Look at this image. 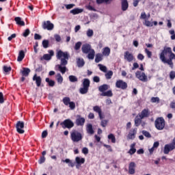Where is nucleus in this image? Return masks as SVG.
Instances as JSON below:
<instances>
[{
  "label": "nucleus",
  "instance_id": "f257e3e1",
  "mask_svg": "<svg viewBox=\"0 0 175 175\" xmlns=\"http://www.w3.org/2000/svg\"><path fill=\"white\" fill-rule=\"evenodd\" d=\"M159 58L163 64H167L170 68L173 69V59H175V54L172 51V48L165 46L160 53Z\"/></svg>",
  "mask_w": 175,
  "mask_h": 175
},
{
  "label": "nucleus",
  "instance_id": "f03ea898",
  "mask_svg": "<svg viewBox=\"0 0 175 175\" xmlns=\"http://www.w3.org/2000/svg\"><path fill=\"white\" fill-rule=\"evenodd\" d=\"M57 59H60V64L57 65V68L62 73V75H65L66 72V65H68V59H69V53L68 52H64L61 50L58 51L56 54Z\"/></svg>",
  "mask_w": 175,
  "mask_h": 175
},
{
  "label": "nucleus",
  "instance_id": "7ed1b4c3",
  "mask_svg": "<svg viewBox=\"0 0 175 175\" xmlns=\"http://www.w3.org/2000/svg\"><path fill=\"white\" fill-rule=\"evenodd\" d=\"M93 110L96 113H98L99 116V118L100 120H101V122H100L101 126H103V128H106V126H107V122H109V120H103L104 117H103V114H102V109H100L99 106L96 105L93 107Z\"/></svg>",
  "mask_w": 175,
  "mask_h": 175
},
{
  "label": "nucleus",
  "instance_id": "20e7f679",
  "mask_svg": "<svg viewBox=\"0 0 175 175\" xmlns=\"http://www.w3.org/2000/svg\"><path fill=\"white\" fill-rule=\"evenodd\" d=\"M91 84V81L88 79H83L82 82V88H79V93L81 95H85V94H88V91L90 90V85Z\"/></svg>",
  "mask_w": 175,
  "mask_h": 175
},
{
  "label": "nucleus",
  "instance_id": "39448f33",
  "mask_svg": "<svg viewBox=\"0 0 175 175\" xmlns=\"http://www.w3.org/2000/svg\"><path fill=\"white\" fill-rule=\"evenodd\" d=\"M154 126L158 131H163L165 129V119L163 117L157 118L154 121Z\"/></svg>",
  "mask_w": 175,
  "mask_h": 175
},
{
  "label": "nucleus",
  "instance_id": "423d86ee",
  "mask_svg": "<svg viewBox=\"0 0 175 175\" xmlns=\"http://www.w3.org/2000/svg\"><path fill=\"white\" fill-rule=\"evenodd\" d=\"M70 138L72 142L77 143L83 139V135H81V133L74 130L70 133Z\"/></svg>",
  "mask_w": 175,
  "mask_h": 175
},
{
  "label": "nucleus",
  "instance_id": "0eeeda50",
  "mask_svg": "<svg viewBox=\"0 0 175 175\" xmlns=\"http://www.w3.org/2000/svg\"><path fill=\"white\" fill-rule=\"evenodd\" d=\"M60 125L63 129H71V128H73L75 126V123H73V121H72L70 119H66L62 122L60 123Z\"/></svg>",
  "mask_w": 175,
  "mask_h": 175
},
{
  "label": "nucleus",
  "instance_id": "6e6552de",
  "mask_svg": "<svg viewBox=\"0 0 175 175\" xmlns=\"http://www.w3.org/2000/svg\"><path fill=\"white\" fill-rule=\"evenodd\" d=\"M42 28L47 31H53L54 29V24L50 21H44L42 22Z\"/></svg>",
  "mask_w": 175,
  "mask_h": 175
},
{
  "label": "nucleus",
  "instance_id": "1a4fd4ad",
  "mask_svg": "<svg viewBox=\"0 0 175 175\" xmlns=\"http://www.w3.org/2000/svg\"><path fill=\"white\" fill-rule=\"evenodd\" d=\"M135 77H137V79H139L140 81H143L144 83L148 81V79L146 76V73L142 72L141 71H137L135 72Z\"/></svg>",
  "mask_w": 175,
  "mask_h": 175
},
{
  "label": "nucleus",
  "instance_id": "9d476101",
  "mask_svg": "<svg viewBox=\"0 0 175 175\" xmlns=\"http://www.w3.org/2000/svg\"><path fill=\"white\" fill-rule=\"evenodd\" d=\"M116 88H120V90H126L128 88V83L126 82L119 79L116 83Z\"/></svg>",
  "mask_w": 175,
  "mask_h": 175
},
{
  "label": "nucleus",
  "instance_id": "9b49d317",
  "mask_svg": "<svg viewBox=\"0 0 175 175\" xmlns=\"http://www.w3.org/2000/svg\"><path fill=\"white\" fill-rule=\"evenodd\" d=\"M24 122L18 121L16 124V132L21 135H23V133L25 132V131H24Z\"/></svg>",
  "mask_w": 175,
  "mask_h": 175
},
{
  "label": "nucleus",
  "instance_id": "f8f14e48",
  "mask_svg": "<svg viewBox=\"0 0 175 175\" xmlns=\"http://www.w3.org/2000/svg\"><path fill=\"white\" fill-rule=\"evenodd\" d=\"M139 117H141V118H148L150 116H151V112L150 111V109L148 108L144 109L140 113L138 114Z\"/></svg>",
  "mask_w": 175,
  "mask_h": 175
},
{
  "label": "nucleus",
  "instance_id": "ddd939ff",
  "mask_svg": "<svg viewBox=\"0 0 175 175\" xmlns=\"http://www.w3.org/2000/svg\"><path fill=\"white\" fill-rule=\"evenodd\" d=\"M75 124L77 126H83L84 124H85V118H82L80 115H77Z\"/></svg>",
  "mask_w": 175,
  "mask_h": 175
},
{
  "label": "nucleus",
  "instance_id": "4468645a",
  "mask_svg": "<svg viewBox=\"0 0 175 175\" xmlns=\"http://www.w3.org/2000/svg\"><path fill=\"white\" fill-rule=\"evenodd\" d=\"M137 133V128L131 129L127 135V139L129 140H133L136 137V134Z\"/></svg>",
  "mask_w": 175,
  "mask_h": 175
},
{
  "label": "nucleus",
  "instance_id": "2eb2a0df",
  "mask_svg": "<svg viewBox=\"0 0 175 175\" xmlns=\"http://www.w3.org/2000/svg\"><path fill=\"white\" fill-rule=\"evenodd\" d=\"M124 58L126 61H127V62H132V61L135 59V56H133V54H132L131 52L127 51L124 52Z\"/></svg>",
  "mask_w": 175,
  "mask_h": 175
},
{
  "label": "nucleus",
  "instance_id": "dca6fc26",
  "mask_svg": "<svg viewBox=\"0 0 175 175\" xmlns=\"http://www.w3.org/2000/svg\"><path fill=\"white\" fill-rule=\"evenodd\" d=\"M173 150H175V147L171 144H167L164 146L163 152L164 154H167L170 151H173Z\"/></svg>",
  "mask_w": 175,
  "mask_h": 175
},
{
  "label": "nucleus",
  "instance_id": "f3484780",
  "mask_svg": "<svg viewBox=\"0 0 175 175\" xmlns=\"http://www.w3.org/2000/svg\"><path fill=\"white\" fill-rule=\"evenodd\" d=\"M129 174H135L136 173V163L133 161L129 164Z\"/></svg>",
  "mask_w": 175,
  "mask_h": 175
},
{
  "label": "nucleus",
  "instance_id": "a211bd4d",
  "mask_svg": "<svg viewBox=\"0 0 175 175\" xmlns=\"http://www.w3.org/2000/svg\"><path fill=\"white\" fill-rule=\"evenodd\" d=\"M81 50L83 54H88L92 49H91V45L90 44H85L82 46Z\"/></svg>",
  "mask_w": 175,
  "mask_h": 175
},
{
  "label": "nucleus",
  "instance_id": "6ab92c4d",
  "mask_svg": "<svg viewBox=\"0 0 175 175\" xmlns=\"http://www.w3.org/2000/svg\"><path fill=\"white\" fill-rule=\"evenodd\" d=\"M33 81H36V84L37 87H40L42 85V77L40 76H38L36 74L33 77Z\"/></svg>",
  "mask_w": 175,
  "mask_h": 175
},
{
  "label": "nucleus",
  "instance_id": "aec40b11",
  "mask_svg": "<svg viewBox=\"0 0 175 175\" xmlns=\"http://www.w3.org/2000/svg\"><path fill=\"white\" fill-rule=\"evenodd\" d=\"M121 7L122 12H126L129 8V3L127 0H121Z\"/></svg>",
  "mask_w": 175,
  "mask_h": 175
},
{
  "label": "nucleus",
  "instance_id": "412c9836",
  "mask_svg": "<svg viewBox=\"0 0 175 175\" xmlns=\"http://www.w3.org/2000/svg\"><path fill=\"white\" fill-rule=\"evenodd\" d=\"M29 73H31V70L28 68H23V70H21V75L23 76V77H28L29 76Z\"/></svg>",
  "mask_w": 175,
  "mask_h": 175
},
{
  "label": "nucleus",
  "instance_id": "4be33fe9",
  "mask_svg": "<svg viewBox=\"0 0 175 175\" xmlns=\"http://www.w3.org/2000/svg\"><path fill=\"white\" fill-rule=\"evenodd\" d=\"M109 88H110V86L109 85L103 84L98 87V91H100V92L103 93L107 91V90H109Z\"/></svg>",
  "mask_w": 175,
  "mask_h": 175
},
{
  "label": "nucleus",
  "instance_id": "5701e85b",
  "mask_svg": "<svg viewBox=\"0 0 175 175\" xmlns=\"http://www.w3.org/2000/svg\"><path fill=\"white\" fill-rule=\"evenodd\" d=\"M25 57V53L24 52V51L23 50L20 51L18 55V58H17L18 62H21V61L24 59Z\"/></svg>",
  "mask_w": 175,
  "mask_h": 175
},
{
  "label": "nucleus",
  "instance_id": "b1692460",
  "mask_svg": "<svg viewBox=\"0 0 175 175\" xmlns=\"http://www.w3.org/2000/svg\"><path fill=\"white\" fill-rule=\"evenodd\" d=\"M14 21H16L17 25H21V27H24V25H25V22L22 21L21 18L18 16L14 18Z\"/></svg>",
  "mask_w": 175,
  "mask_h": 175
},
{
  "label": "nucleus",
  "instance_id": "393cba45",
  "mask_svg": "<svg viewBox=\"0 0 175 175\" xmlns=\"http://www.w3.org/2000/svg\"><path fill=\"white\" fill-rule=\"evenodd\" d=\"M102 59H103V55L102 53H97L95 57L96 64H99Z\"/></svg>",
  "mask_w": 175,
  "mask_h": 175
},
{
  "label": "nucleus",
  "instance_id": "a878e982",
  "mask_svg": "<svg viewBox=\"0 0 175 175\" xmlns=\"http://www.w3.org/2000/svg\"><path fill=\"white\" fill-rule=\"evenodd\" d=\"M86 131L89 135H94L95 131H94V129L92 128V125L91 124H88Z\"/></svg>",
  "mask_w": 175,
  "mask_h": 175
},
{
  "label": "nucleus",
  "instance_id": "bb28decb",
  "mask_svg": "<svg viewBox=\"0 0 175 175\" xmlns=\"http://www.w3.org/2000/svg\"><path fill=\"white\" fill-rule=\"evenodd\" d=\"M136 146V143H133L131 145V148L129 151V154H130V155H133V154H135V152H136V148H135V146Z\"/></svg>",
  "mask_w": 175,
  "mask_h": 175
},
{
  "label": "nucleus",
  "instance_id": "cd10ccee",
  "mask_svg": "<svg viewBox=\"0 0 175 175\" xmlns=\"http://www.w3.org/2000/svg\"><path fill=\"white\" fill-rule=\"evenodd\" d=\"M142 120H143V118H142V117L137 116L135 118V125L136 126H139L140 124H142Z\"/></svg>",
  "mask_w": 175,
  "mask_h": 175
},
{
  "label": "nucleus",
  "instance_id": "c85d7f7f",
  "mask_svg": "<svg viewBox=\"0 0 175 175\" xmlns=\"http://www.w3.org/2000/svg\"><path fill=\"white\" fill-rule=\"evenodd\" d=\"M75 161L77 162V165H83L85 162V159L84 158H80L79 157H77L75 158Z\"/></svg>",
  "mask_w": 175,
  "mask_h": 175
},
{
  "label": "nucleus",
  "instance_id": "c756f323",
  "mask_svg": "<svg viewBox=\"0 0 175 175\" xmlns=\"http://www.w3.org/2000/svg\"><path fill=\"white\" fill-rule=\"evenodd\" d=\"M56 80L59 84H62L64 81V77H62V75H61L60 73H57L55 76Z\"/></svg>",
  "mask_w": 175,
  "mask_h": 175
},
{
  "label": "nucleus",
  "instance_id": "7c9ffc66",
  "mask_svg": "<svg viewBox=\"0 0 175 175\" xmlns=\"http://www.w3.org/2000/svg\"><path fill=\"white\" fill-rule=\"evenodd\" d=\"M100 96L111 97V96H113V92L111 90H108L107 92H104L100 94Z\"/></svg>",
  "mask_w": 175,
  "mask_h": 175
},
{
  "label": "nucleus",
  "instance_id": "2f4dec72",
  "mask_svg": "<svg viewBox=\"0 0 175 175\" xmlns=\"http://www.w3.org/2000/svg\"><path fill=\"white\" fill-rule=\"evenodd\" d=\"M45 81L46 83H48V85L49 87H54V85H55V81H53L52 79H50V78H46Z\"/></svg>",
  "mask_w": 175,
  "mask_h": 175
},
{
  "label": "nucleus",
  "instance_id": "473e14b6",
  "mask_svg": "<svg viewBox=\"0 0 175 175\" xmlns=\"http://www.w3.org/2000/svg\"><path fill=\"white\" fill-rule=\"evenodd\" d=\"M70 13H72V14H79L80 13H83V9L79 8H75L72 10H70Z\"/></svg>",
  "mask_w": 175,
  "mask_h": 175
},
{
  "label": "nucleus",
  "instance_id": "72a5a7b5",
  "mask_svg": "<svg viewBox=\"0 0 175 175\" xmlns=\"http://www.w3.org/2000/svg\"><path fill=\"white\" fill-rule=\"evenodd\" d=\"M103 55H105L106 57H109L110 55V48L105 47L103 50Z\"/></svg>",
  "mask_w": 175,
  "mask_h": 175
},
{
  "label": "nucleus",
  "instance_id": "f704fd0d",
  "mask_svg": "<svg viewBox=\"0 0 175 175\" xmlns=\"http://www.w3.org/2000/svg\"><path fill=\"white\" fill-rule=\"evenodd\" d=\"M88 58L89 59H94V58H95V50L92 49L88 55Z\"/></svg>",
  "mask_w": 175,
  "mask_h": 175
},
{
  "label": "nucleus",
  "instance_id": "c9c22d12",
  "mask_svg": "<svg viewBox=\"0 0 175 175\" xmlns=\"http://www.w3.org/2000/svg\"><path fill=\"white\" fill-rule=\"evenodd\" d=\"M77 66L79 68H83V66H84V64H85V62H84L83 59L79 58L77 61Z\"/></svg>",
  "mask_w": 175,
  "mask_h": 175
},
{
  "label": "nucleus",
  "instance_id": "e433bc0d",
  "mask_svg": "<svg viewBox=\"0 0 175 175\" xmlns=\"http://www.w3.org/2000/svg\"><path fill=\"white\" fill-rule=\"evenodd\" d=\"M113 71L112 70H109L107 73H105V79L107 80H110V79H111V77H113Z\"/></svg>",
  "mask_w": 175,
  "mask_h": 175
},
{
  "label": "nucleus",
  "instance_id": "4c0bfd02",
  "mask_svg": "<svg viewBox=\"0 0 175 175\" xmlns=\"http://www.w3.org/2000/svg\"><path fill=\"white\" fill-rule=\"evenodd\" d=\"M68 79L70 83H77V81H79V79L76 77V76H74V75H70L68 77Z\"/></svg>",
  "mask_w": 175,
  "mask_h": 175
},
{
  "label": "nucleus",
  "instance_id": "58836bf2",
  "mask_svg": "<svg viewBox=\"0 0 175 175\" xmlns=\"http://www.w3.org/2000/svg\"><path fill=\"white\" fill-rule=\"evenodd\" d=\"M98 66L100 70H101V72H104V73L107 72V67H106V66H103L102 64H98Z\"/></svg>",
  "mask_w": 175,
  "mask_h": 175
},
{
  "label": "nucleus",
  "instance_id": "ea45409f",
  "mask_svg": "<svg viewBox=\"0 0 175 175\" xmlns=\"http://www.w3.org/2000/svg\"><path fill=\"white\" fill-rule=\"evenodd\" d=\"M63 103L66 106H68L70 103V98H69V97H64L63 98Z\"/></svg>",
  "mask_w": 175,
  "mask_h": 175
},
{
  "label": "nucleus",
  "instance_id": "a19ab883",
  "mask_svg": "<svg viewBox=\"0 0 175 175\" xmlns=\"http://www.w3.org/2000/svg\"><path fill=\"white\" fill-rule=\"evenodd\" d=\"M86 35L88 38H92L94 36V30L91 29H88Z\"/></svg>",
  "mask_w": 175,
  "mask_h": 175
},
{
  "label": "nucleus",
  "instance_id": "79ce46f5",
  "mask_svg": "<svg viewBox=\"0 0 175 175\" xmlns=\"http://www.w3.org/2000/svg\"><path fill=\"white\" fill-rule=\"evenodd\" d=\"M108 139L111 140V143H116V136H114L112 133L108 135Z\"/></svg>",
  "mask_w": 175,
  "mask_h": 175
},
{
  "label": "nucleus",
  "instance_id": "37998d69",
  "mask_svg": "<svg viewBox=\"0 0 175 175\" xmlns=\"http://www.w3.org/2000/svg\"><path fill=\"white\" fill-rule=\"evenodd\" d=\"M142 135H144V136H145L146 137L150 138L151 137V134L150 133V132L144 130L142 131Z\"/></svg>",
  "mask_w": 175,
  "mask_h": 175
},
{
  "label": "nucleus",
  "instance_id": "c03bdc74",
  "mask_svg": "<svg viewBox=\"0 0 175 175\" xmlns=\"http://www.w3.org/2000/svg\"><path fill=\"white\" fill-rule=\"evenodd\" d=\"M3 70L5 73H8V72H11V71H12V67L8 66H3Z\"/></svg>",
  "mask_w": 175,
  "mask_h": 175
},
{
  "label": "nucleus",
  "instance_id": "a18cd8bd",
  "mask_svg": "<svg viewBox=\"0 0 175 175\" xmlns=\"http://www.w3.org/2000/svg\"><path fill=\"white\" fill-rule=\"evenodd\" d=\"M29 33H31V31L29 30V29H26L23 33V36H24V38H27L29 35Z\"/></svg>",
  "mask_w": 175,
  "mask_h": 175
},
{
  "label": "nucleus",
  "instance_id": "49530a36",
  "mask_svg": "<svg viewBox=\"0 0 175 175\" xmlns=\"http://www.w3.org/2000/svg\"><path fill=\"white\" fill-rule=\"evenodd\" d=\"M145 53L147 55L148 58H151V57H152V52L150 51L148 49H145Z\"/></svg>",
  "mask_w": 175,
  "mask_h": 175
},
{
  "label": "nucleus",
  "instance_id": "de8ad7c7",
  "mask_svg": "<svg viewBox=\"0 0 175 175\" xmlns=\"http://www.w3.org/2000/svg\"><path fill=\"white\" fill-rule=\"evenodd\" d=\"M68 105L71 110H75V109H76V104L75 103V102L71 101Z\"/></svg>",
  "mask_w": 175,
  "mask_h": 175
},
{
  "label": "nucleus",
  "instance_id": "09e8293b",
  "mask_svg": "<svg viewBox=\"0 0 175 175\" xmlns=\"http://www.w3.org/2000/svg\"><path fill=\"white\" fill-rule=\"evenodd\" d=\"M42 46H43L44 49H47L49 47V40H44L42 41Z\"/></svg>",
  "mask_w": 175,
  "mask_h": 175
},
{
  "label": "nucleus",
  "instance_id": "8fccbe9b",
  "mask_svg": "<svg viewBox=\"0 0 175 175\" xmlns=\"http://www.w3.org/2000/svg\"><path fill=\"white\" fill-rule=\"evenodd\" d=\"M42 58L43 59H45V61H50V59H51V55L49 54H44Z\"/></svg>",
  "mask_w": 175,
  "mask_h": 175
},
{
  "label": "nucleus",
  "instance_id": "3c124183",
  "mask_svg": "<svg viewBox=\"0 0 175 175\" xmlns=\"http://www.w3.org/2000/svg\"><path fill=\"white\" fill-rule=\"evenodd\" d=\"M110 0H96V3L100 5L102 3H107Z\"/></svg>",
  "mask_w": 175,
  "mask_h": 175
},
{
  "label": "nucleus",
  "instance_id": "603ef678",
  "mask_svg": "<svg viewBox=\"0 0 175 175\" xmlns=\"http://www.w3.org/2000/svg\"><path fill=\"white\" fill-rule=\"evenodd\" d=\"M151 102L152 103H159V97H152Z\"/></svg>",
  "mask_w": 175,
  "mask_h": 175
},
{
  "label": "nucleus",
  "instance_id": "864d4df0",
  "mask_svg": "<svg viewBox=\"0 0 175 175\" xmlns=\"http://www.w3.org/2000/svg\"><path fill=\"white\" fill-rule=\"evenodd\" d=\"M80 47H81V42H78L75 44V50H80Z\"/></svg>",
  "mask_w": 175,
  "mask_h": 175
},
{
  "label": "nucleus",
  "instance_id": "5fc2aeb1",
  "mask_svg": "<svg viewBox=\"0 0 175 175\" xmlns=\"http://www.w3.org/2000/svg\"><path fill=\"white\" fill-rule=\"evenodd\" d=\"M170 80H174V79H175V71H171L170 72Z\"/></svg>",
  "mask_w": 175,
  "mask_h": 175
},
{
  "label": "nucleus",
  "instance_id": "6e6d98bb",
  "mask_svg": "<svg viewBox=\"0 0 175 175\" xmlns=\"http://www.w3.org/2000/svg\"><path fill=\"white\" fill-rule=\"evenodd\" d=\"M46 161V157H44V156H42L40 159L38 160V163H44V162Z\"/></svg>",
  "mask_w": 175,
  "mask_h": 175
},
{
  "label": "nucleus",
  "instance_id": "4d7b16f0",
  "mask_svg": "<svg viewBox=\"0 0 175 175\" xmlns=\"http://www.w3.org/2000/svg\"><path fill=\"white\" fill-rule=\"evenodd\" d=\"M86 8L88 9V10H90L92 12H96V9H95V8L92 7V5H88L86 6Z\"/></svg>",
  "mask_w": 175,
  "mask_h": 175
},
{
  "label": "nucleus",
  "instance_id": "13d9d810",
  "mask_svg": "<svg viewBox=\"0 0 175 175\" xmlns=\"http://www.w3.org/2000/svg\"><path fill=\"white\" fill-rule=\"evenodd\" d=\"M34 39H35V40H40V39H42V36H40L38 33H35L34 34Z\"/></svg>",
  "mask_w": 175,
  "mask_h": 175
},
{
  "label": "nucleus",
  "instance_id": "bf43d9fd",
  "mask_svg": "<svg viewBox=\"0 0 175 175\" xmlns=\"http://www.w3.org/2000/svg\"><path fill=\"white\" fill-rule=\"evenodd\" d=\"M16 36H17V35L16 33H13L8 38V40H9V42L12 41L13 39L16 38Z\"/></svg>",
  "mask_w": 175,
  "mask_h": 175
},
{
  "label": "nucleus",
  "instance_id": "052dcab7",
  "mask_svg": "<svg viewBox=\"0 0 175 175\" xmlns=\"http://www.w3.org/2000/svg\"><path fill=\"white\" fill-rule=\"evenodd\" d=\"M93 81L94 83H99V81H100V78L98 76H95L93 77Z\"/></svg>",
  "mask_w": 175,
  "mask_h": 175
},
{
  "label": "nucleus",
  "instance_id": "680f3d73",
  "mask_svg": "<svg viewBox=\"0 0 175 175\" xmlns=\"http://www.w3.org/2000/svg\"><path fill=\"white\" fill-rule=\"evenodd\" d=\"M47 135H49V133H47V131H44L42 133V139H46V137H47Z\"/></svg>",
  "mask_w": 175,
  "mask_h": 175
},
{
  "label": "nucleus",
  "instance_id": "e2e57ef3",
  "mask_svg": "<svg viewBox=\"0 0 175 175\" xmlns=\"http://www.w3.org/2000/svg\"><path fill=\"white\" fill-rule=\"evenodd\" d=\"M54 38H55L56 42H60L61 41V36L60 35L55 34L54 36Z\"/></svg>",
  "mask_w": 175,
  "mask_h": 175
},
{
  "label": "nucleus",
  "instance_id": "0e129e2a",
  "mask_svg": "<svg viewBox=\"0 0 175 175\" xmlns=\"http://www.w3.org/2000/svg\"><path fill=\"white\" fill-rule=\"evenodd\" d=\"M137 59H139V61H143L144 59V55L142 53H139L137 55Z\"/></svg>",
  "mask_w": 175,
  "mask_h": 175
},
{
  "label": "nucleus",
  "instance_id": "69168bd1",
  "mask_svg": "<svg viewBox=\"0 0 175 175\" xmlns=\"http://www.w3.org/2000/svg\"><path fill=\"white\" fill-rule=\"evenodd\" d=\"M5 100L3 99V93L0 92V103H3Z\"/></svg>",
  "mask_w": 175,
  "mask_h": 175
},
{
  "label": "nucleus",
  "instance_id": "338daca9",
  "mask_svg": "<svg viewBox=\"0 0 175 175\" xmlns=\"http://www.w3.org/2000/svg\"><path fill=\"white\" fill-rule=\"evenodd\" d=\"M145 25H146V27H152V25H154L152 23H150L149 21H146Z\"/></svg>",
  "mask_w": 175,
  "mask_h": 175
},
{
  "label": "nucleus",
  "instance_id": "774afa93",
  "mask_svg": "<svg viewBox=\"0 0 175 175\" xmlns=\"http://www.w3.org/2000/svg\"><path fill=\"white\" fill-rule=\"evenodd\" d=\"M82 153L84 154L85 155H87V154H88V148H83L82 149Z\"/></svg>",
  "mask_w": 175,
  "mask_h": 175
}]
</instances>
